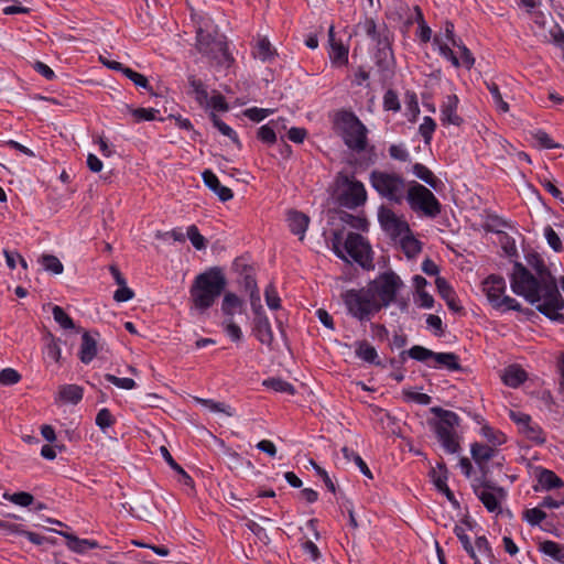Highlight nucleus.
Segmentation results:
<instances>
[{
	"mask_svg": "<svg viewBox=\"0 0 564 564\" xmlns=\"http://www.w3.org/2000/svg\"><path fill=\"white\" fill-rule=\"evenodd\" d=\"M546 518V513L540 508H532L524 512V519L532 525L540 524Z\"/></svg>",
	"mask_w": 564,
	"mask_h": 564,
	"instance_id": "nucleus-59",
	"label": "nucleus"
},
{
	"mask_svg": "<svg viewBox=\"0 0 564 564\" xmlns=\"http://www.w3.org/2000/svg\"><path fill=\"white\" fill-rule=\"evenodd\" d=\"M263 386L280 393H286L290 395H293L295 393L294 387L290 382L282 380L280 378L267 379L263 381Z\"/></svg>",
	"mask_w": 564,
	"mask_h": 564,
	"instance_id": "nucleus-37",
	"label": "nucleus"
},
{
	"mask_svg": "<svg viewBox=\"0 0 564 564\" xmlns=\"http://www.w3.org/2000/svg\"><path fill=\"white\" fill-rule=\"evenodd\" d=\"M47 340L48 341L45 346V355L48 359L58 364L62 357V351L58 341L52 334H48Z\"/></svg>",
	"mask_w": 564,
	"mask_h": 564,
	"instance_id": "nucleus-42",
	"label": "nucleus"
},
{
	"mask_svg": "<svg viewBox=\"0 0 564 564\" xmlns=\"http://www.w3.org/2000/svg\"><path fill=\"white\" fill-rule=\"evenodd\" d=\"M431 478L435 487L443 494L446 495L449 501L454 500V495L448 488L447 480V470L443 466H438V468H433L430 473Z\"/></svg>",
	"mask_w": 564,
	"mask_h": 564,
	"instance_id": "nucleus-24",
	"label": "nucleus"
},
{
	"mask_svg": "<svg viewBox=\"0 0 564 564\" xmlns=\"http://www.w3.org/2000/svg\"><path fill=\"white\" fill-rule=\"evenodd\" d=\"M336 182L340 189L338 200L341 206L352 209L366 203L367 192L361 182L343 173L338 174Z\"/></svg>",
	"mask_w": 564,
	"mask_h": 564,
	"instance_id": "nucleus-11",
	"label": "nucleus"
},
{
	"mask_svg": "<svg viewBox=\"0 0 564 564\" xmlns=\"http://www.w3.org/2000/svg\"><path fill=\"white\" fill-rule=\"evenodd\" d=\"M197 50L208 56L209 58L216 61L217 64L229 66L230 65V55L227 50V45L223 40L214 39L210 34L205 33L202 29L197 32Z\"/></svg>",
	"mask_w": 564,
	"mask_h": 564,
	"instance_id": "nucleus-12",
	"label": "nucleus"
},
{
	"mask_svg": "<svg viewBox=\"0 0 564 564\" xmlns=\"http://www.w3.org/2000/svg\"><path fill=\"white\" fill-rule=\"evenodd\" d=\"M115 423V417L108 409H101L96 416V424L101 429L106 430Z\"/></svg>",
	"mask_w": 564,
	"mask_h": 564,
	"instance_id": "nucleus-58",
	"label": "nucleus"
},
{
	"mask_svg": "<svg viewBox=\"0 0 564 564\" xmlns=\"http://www.w3.org/2000/svg\"><path fill=\"white\" fill-rule=\"evenodd\" d=\"M458 97L448 95L441 107V121L443 124L460 126L463 119L457 113Z\"/></svg>",
	"mask_w": 564,
	"mask_h": 564,
	"instance_id": "nucleus-16",
	"label": "nucleus"
},
{
	"mask_svg": "<svg viewBox=\"0 0 564 564\" xmlns=\"http://www.w3.org/2000/svg\"><path fill=\"white\" fill-rule=\"evenodd\" d=\"M158 112V110L153 109V108H138V109H132L131 110V113L132 116L135 118L137 121H151V120H154L155 119V113Z\"/></svg>",
	"mask_w": 564,
	"mask_h": 564,
	"instance_id": "nucleus-64",
	"label": "nucleus"
},
{
	"mask_svg": "<svg viewBox=\"0 0 564 564\" xmlns=\"http://www.w3.org/2000/svg\"><path fill=\"white\" fill-rule=\"evenodd\" d=\"M511 419L518 424L520 432L530 441H533L538 444H543L545 442V436L536 423H534L530 415L522 412H510Z\"/></svg>",
	"mask_w": 564,
	"mask_h": 564,
	"instance_id": "nucleus-14",
	"label": "nucleus"
},
{
	"mask_svg": "<svg viewBox=\"0 0 564 564\" xmlns=\"http://www.w3.org/2000/svg\"><path fill=\"white\" fill-rule=\"evenodd\" d=\"M489 303L492 307L501 311H520L521 304L513 297L503 295L506 291V281L502 276L491 274L482 283Z\"/></svg>",
	"mask_w": 564,
	"mask_h": 564,
	"instance_id": "nucleus-10",
	"label": "nucleus"
},
{
	"mask_svg": "<svg viewBox=\"0 0 564 564\" xmlns=\"http://www.w3.org/2000/svg\"><path fill=\"white\" fill-rule=\"evenodd\" d=\"M189 85L193 88V91L195 94L196 100L199 102L200 106L209 105V96L208 93L204 86V84L196 79L195 77H189Z\"/></svg>",
	"mask_w": 564,
	"mask_h": 564,
	"instance_id": "nucleus-39",
	"label": "nucleus"
},
{
	"mask_svg": "<svg viewBox=\"0 0 564 564\" xmlns=\"http://www.w3.org/2000/svg\"><path fill=\"white\" fill-rule=\"evenodd\" d=\"M455 47H457L460 52V65L465 66L467 69H470L475 64V58L471 52L464 45L462 41L458 44H456Z\"/></svg>",
	"mask_w": 564,
	"mask_h": 564,
	"instance_id": "nucleus-61",
	"label": "nucleus"
},
{
	"mask_svg": "<svg viewBox=\"0 0 564 564\" xmlns=\"http://www.w3.org/2000/svg\"><path fill=\"white\" fill-rule=\"evenodd\" d=\"M540 486L545 490L561 488L564 486L563 480L555 475L552 470L542 469L538 475Z\"/></svg>",
	"mask_w": 564,
	"mask_h": 564,
	"instance_id": "nucleus-30",
	"label": "nucleus"
},
{
	"mask_svg": "<svg viewBox=\"0 0 564 564\" xmlns=\"http://www.w3.org/2000/svg\"><path fill=\"white\" fill-rule=\"evenodd\" d=\"M378 219L383 230L393 239H398L410 231V227L405 219L398 216L390 208L381 207L378 213Z\"/></svg>",
	"mask_w": 564,
	"mask_h": 564,
	"instance_id": "nucleus-13",
	"label": "nucleus"
},
{
	"mask_svg": "<svg viewBox=\"0 0 564 564\" xmlns=\"http://www.w3.org/2000/svg\"><path fill=\"white\" fill-rule=\"evenodd\" d=\"M434 42L437 44L438 46V50H440V53L447 59L451 61V63L455 66V67H459L460 66V61L459 58L455 55V53L453 52V50L451 48V44L447 43V42H444L442 37H435L434 39Z\"/></svg>",
	"mask_w": 564,
	"mask_h": 564,
	"instance_id": "nucleus-44",
	"label": "nucleus"
},
{
	"mask_svg": "<svg viewBox=\"0 0 564 564\" xmlns=\"http://www.w3.org/2000/svg\"><path fill=\"white\" fill-rule=\"evenodd\" d=\"M188 239L191 240L192 245L197 249L202 250L206 247V240L205 238L199 234L198 228L195 225H192L187 228L186 232Z\"/></svg>",
	"mask_w": 564,
	"mask_h": 564,
	"instance_id": "nucleus-53",
	"label": "nucleus"
},
{
	"mask_svg": "<svg viewBox=\"0 0 564 564\" xmlns=\"http://www.w3.org/2000/svg\"><path fill=\"white\" fill-rule=\"evenodd\" d=\"M21 379L19 372L12 368H6L0 371V384L10 386L18 383Z\"/></svg>",
	"mask_w": 564,
	"mask_h": 564,
	"instance_id": "nucleus-57",
	"label": "nucleus"
},
{
	"mask_svg": "<svg viewBox=\"0 0 564 564\" xmlns=\"http://www.w3.org/2000/svg\"><path fill=\"white\" fill-rule=\"evenodd\" d=\"M433 359L437 365L448 370H459L458 357L454 352H434Z\"/></svg>",
	"mask_w": 564,
	"mask_h": 564,
	"instance_id": "nucleus-36",
	"label": "nucleus"
},
{
	"mask_svg": "<svg viewBox=\"0 0 564 564\" xmlns=\"http://www.w3.org/2000/svg\"><path fill=\"white\" fill-rule=\"evenodd\" d=\"M476 494L488 511L495 512L500 509L499 498L505 495L501 488H498L497 494H495L491 491V487L484 485L481 488L476 489Z\"/></svg>",
	"mask_w": 564,
	"mask_h": 564,
	"instance_id": "nucleus-20",
	"label": "nucleus"
},
{
	"mask_svg": "<svg viewBox=\"0 0 564 564\" xmlns=\"http://www.w3.org/2000/svg\"><path fill=\"white\" fill-rule=\"evenodd\" d=\"M227 285V280L218 268L198 274L189 290L193 307L200 313L214 305Z\"/></svg>",
	"mask_w": 564,
	"mask_h": 564,
	"instance_id": "nucleus-2",
	"label": "nucleus"
},
{
	"mask_svg": "<svg viewBox=\"0 0 564 564\" xmlns=\"http://www.w3.org/2000/svg\"><path fill=\"white\" fill-rule=\"evenodd\" d=\"M243 310V301L235 293L228 292L225 294L221 311L226 318H234L236 313H241Z\"/></svg>",
	"mask_w": 564,
	"mask_h": 564,
	"instance_id": "nucleus-22",
	"label": "nucleus"
},
{
	"mask_svg": "<svg viewBox=\"0 0 564 564\" xmlns=\"http://www.w3.org/2000/svg\"><path fill=\"white\" fill-rule=\"evenodd\" d=\"M408 355L412 359H415L417 361H425L429 358H433L434 351H432L423 346L415 345L408 350Z\"/></svg>",
	"mask_w": 564,
	"mask_h": 564,
	"instance_id": "nucleus-52",
	"label": "nucleus"
},
{
	"mask_svg": "<svg viewBox=\"0 0 564 564\" xmlns=\"http://www.w3.org/2000/svg\"><path fill=\"white\" fill-rule=\"evenodd\" d=\"M53 317L55 322L64 329L75 328L74 322L70 316L58 305L52 308Z\"/></svg>",
	"mask_w": 564,
	"mask_h": 564,
	"instance_id": "nucleus-40",
	"label": "nucleus"
},
{
	"mask_svg": "<svg viewBox=\"0 0 564 564\" xmlns=\"http://www.w3.org/2000/svg\"><path fill=\"white\" fill-rule=\"evenodd\" d=\"M481 434L486 440H488L492 444L495 448L496 446L501 445L506 442V436L503 433L495 431L489 426H482Z\"/></svg>",
	"mask_w": 564,
	"mask_h": 564,
	"instance_id": "nucleus-48",
	"label": "nucleus"
},
{
	"mask_svg": "<svg viewBox=\"0 0 564 564\" xmlns=\"http://www.w3.org/2000/svg\"><path fill=\"white\" fill-rule=\"evenodd\" d=\"M271 124L276 126L278 122L271 121L269 124L262 126L258 131L259 139L268 144H273L276 140L274 128Z\"/></svg>",
	"mask_w": 564,
	"mask_h": 564,
	"instance_id": "nucleus-51",
	"label": "nucleus"
},
{
	"mask_svg": "<svg viewBox=\"0 0 564 564\" xmlns=\"http://www.w3.org/2000/svg\"><path fill=\"white\" fill-rule=\"evenodd\" d=\"M486 85H487V88H488L492 99H494V102H495L496 107L501 112H508L509 111V105H508L507 101L503 100L498 85L496 83H494V82L487 83Z\"/></svg>",
	"mask_w": 564,
	"mask_h": 564,
	"instance_id": "nucleus-43",
	"label": "nucleus"
},
{
	"mask_svg": "<svg viewBox=\"0 0 564 564\" xmlns=\"http://www.w3.org/2000/svg\"><path fill=\"white\" fill-rule=\"evenodd\" d=\"M40 261L46 271L54 274H61L64 270V265L59 259L53 254H44Z\"/></svg>",
	"mask_w": 564,
	"mask_h": 564,
	"instance_id": "nucleus-41",
	"label": "nucleus"
},
{
	"mask_svg": "<svg viewBox=\"0 0 564 564\" xmlns=\"http://www.w3.org/2000/svg\"><path fill=\"white\" fill-rule=\"evenodd\" d=\"M540 551L553 560L564 564V546L554 541H544L540 544Z\"/></svg>",
	"mask_w": 564,
	"mask_h": 564,
	"instance_id": "nucleus-32",
	"label": "nucleus"
},
{
	"mask_svg": "<svg viewBox=\"0 0 564 564\" xmlns=\"http://www.w3.org/2000/svg\"><path fill=\"white\" fill-rule=\"evenodd\" d=\"M223 326L226 334L230 337L232 341L238 343L242 339V330L235 323L234 318H225Z\"/></svg>",
	"mask_w": 564,
	"mask_h": 564,
	"instance_id": "nucleus-47",
	"label": "nucleus"
},
{
	"mask_svg": "<svg viewBox=\"0 0 564 564\" xmlns=\"http://www.w3.org/2000/svg\"><path fill=\"white\" fill-rule=\"evenodd\" d=\"M343 301L350 315L359 321L368 319L370 315L380 311L377 300L368 288L348 290L343 294Z\"/></svg>",
	"mask_w": 564,
	"mask_h": 564,
	"instance_id": "nucleus-7",
	"label": "nucleus"
},
{
	"mask_svg": "<svg viewBox=\"0 0 564 564\" xmlns=\"http://www.w3.org/2000/svg\"><path fill=\"white\" fill-rule=\"evenodd\" d=\"M252 332L262 345L272 346L274 339L273 330L265 314L254 316Z\"/></svg>",
	"mask_w": 564,
	"mask_h": 564,
	"instance_id": "nucleus-17",
	"label": "nucleus"
},
{
	"mask_svg": "<svg viewBox=\"0 0 564 564\" xmlns=\"http://www.w3.org/2000/svg\"><path fill=\"white\" fill-rule=\"evenodd\" d=\"M356 355L358 358L362 359L366 362H369V364L377 362V358H378L377 350L372 345H370L366 340L356 343Z\"/></svg>",
	"mask_w": 564,
	"mask_h": 564,
	"instance_id": "nucleus-33",
	"label": "nucleus"
},
{
	"mask_svg": "<svg viewBox=\"0 0 564 564\" xmlns=\"http://www.w3.org/2000/svg\"><path fill=\"white\" fill-rule=\"evenodd\" d=\"M58 534H61L67 540V546L69 547V550L76 553H83L88 549L97 547V542L95 541L79 539L64 531H59Z\"/></svg>",
	"mask_w": 564,
	"mask_h": 564,
	"instance_id": "nucleus-26",
	"label": "nucleus"
},
{
	"mask_svg": "<svg viewBox=\"0 0 564 564\" xmlns=\"http://www.w3.org/2000/svg\"><path fill=\"white\" fill-rule=\"evenodd\" d=\"M432 411L438 415V421L433 424V430L443 448L449 454L457 453L459 451L456 432V427L459 424L458 415L441 408H433Z\"/></svg>",
	"mask_w": 564,
	"mask_h": 564,
	"instance_id": "nucleus-4",
	"label": "nucleus"
},
{
	"mask_svg": "<svg viewBox=\"0 0 564 564\" xmlns=\"http://www.w3.org/2000/svg\"><path fill=\"white\" fill-rule=\"evenodd\" d=\"M195 401L202 404L203 406L207 408L212 412L224 413L227 416H232L235 414V410L224 402H217L212 399L202 398H195Z\"/></svg>",
	"mask_w": 564,
	"mask_h": 564,
	"instance_id": "nucleus-35",
	"label": "nucleus"
},
{
	"mask_svg": "<svg viewBox=\"0 0 564 564\" xmlns=\"http://www.w3.org/2000/svg\"><path fill=\"white\" fill-rule=\"evenodd\" d=\"M203 180L205 185L210 188L221 202H227L232 198V191L220 184L218 177L209 170L203 172Z\"/></svg>",
	"mask_w": 564,
	"mask_h": 564,
	"instance_id": "nucleus-19",
	"label": "nucleus"
},
{
	"mask_svg": "<svg viewBox=\"0 0 564 564\" xmlns=\"http://www.w3.org/2000/svg\"><path fill=\"white\" fill-rule=\"evenodd\" d=\"M470 453L473 459L481 470L482 475L486 476L488 473L487 464L497 455V449L490 445L474 443L471 445Z\"/></svg>",
	"mask_w": 564,
	"mask_h": 564,
	"instance_id": "nucleus-15",
	"label": "nucleus"
},
{
	"mask_svg": "<svg viewBox=\"0 0 564 564\" xmlns=\"http://www.w3.org/2000/svg\"><path fill=\"white\" fill-rule=\"evenodd\" d=\"M403 286V281L393 271L383 272L367 284L369 292L377 300L380 310L393 303L398 292Z\"/></svg>",
	"mask_w": 564,
	"mask_h": 564,
	"instance_id": "nucleus-6",
	"label": "nucleus"
},
{
	"mask_svg": "<svg viewBox=\"0 0 564 564\" xmlns=\"http://www.w3.org/2000/svg\"><path fill=\"white\" fill-rule=\"evenodd\" d=\"M530 263L534 273L521 263H514L510 276L512 291L535 305L538 311L551 319H563L560 311L564 307V300L557 289L555 278L542 260L535 259L534 263Z\"/></svg>",
	"mask_w": 564,
	"mask_h": 564,
	"instance_id": "nucleus-1",
	"label": "nucleus"
},
{
	"mask_svg": "<svg viewBox=\"0 0 564 564\" xmlns=\"http://www.w3.org/2000/svg\"><path fill=\"white\" fill-rule=\"evenodd\" d=\"M412 170L416 177L425 182L432 188L437 191L442 185V182L425 165L415 163Z\"/></svg>",
	"mask_w": 564,
	"mask_h": 564,
	"instance_id": "nucleus-29",
	"label": "nucleus"
},
{
	"mask_svg": "<svg viewBox=\"0 0 564 564\" xmlns=\"http://www.w3.org/2000/svg\"><path fill=\"white\" fill-rule=\"evenodd\" d=\"M435 284L440 295L446 301L447 306L452 311L458 312L460 306L457 304L455 293L447 281L444 278L437 276Z\"/></svg>",
	"mask_w": 564,
	"mask_h": 564,
	"instance_id": "nucleus-23",
	"label": "nucleus"
},
{
	"mask_svg": "<svg viewBox=\"0 0 564 564\" xmlns=\"http://www.w3.org/2000/svg\"><path fill=\"white\" fill-rule=\"evenodd\" d=\"M436 123L431 117H424L422 123L419 127V131L424 139L426 144L430 143L432 134L435 131Z\"/></svg>",
	"mask_w": 564,
	"mask_h": 564,
	"instance_id": "nucleus-49",
	"label": "nucleus"
},
{
	"mask_svg": "<svg viewBox=\"0 0 564 564\" xmlns=\"http://www.w3.org/2000/svg\"><path fill=\"white\" fill-rule=\"evenodd\" d=\"M264 296H265L267 305L271 310H278L280 307V297L278 295L275 288L272 284H269L265 288Z\"/></svg>",
	"mask_w": 564,
	"mask_h": 564,
	"instance_id": "nucleus-60",
	"label": "nucleus"
},
{
	"mask_svg": "<svg viewBox=\"0 0 564 564\" xmlns=\"http://www.w3.org/2000/svg\"><path fill=\"white\" fill-rule=\"evenodd\" d=\"M105 379L120 389L131 390L135 387V381L130 378H119L113 375L107 373L105 376Z\"/></svg>",
	"mask_w": 564,
	"mask_h": 564,
	"instance_id": "nucleus-56",
	"label": "nucleus"
},
{
	"mask_svg": "<svg viewBox=\"0 0 564 564\" xmlns=\"http://www.w3.org/2000/svg\"><path fill=\"white\" fill-rule=\"evenodd\" d=\"M0 531H2L6 536H18L19 532H23V525L0 520Z\"/></svg>",
	"mask_w": 564,
	"mask_h": 564,
	"instance_id": "nucleus-63",
	"label": "nucleus"
},
{
	"mask_svg": "<svg viewBox=\"0 0 564 564\" xmlns=\"http://www.w3.org/2000/svg\"><path fill=\"white\" fill-rule=\"evenodd\" d=\"M329 57L333 63L345 65L348 62V50L341 43H332Z\"/></svg>",
	"mask_w": 564,
	"mask_h": 564,
	"instance_id": "nucleus-38",
	"label": "nucleus"
},
{
	"mask_svg": "<svg viewBox=\"0 0 564 564\" xmlns=\"http://www.w3.org/2000/svg\"><path fill=\"white\" fill-rule=\"evenodd\" d=\"M3 497L21 507H28L34 500L33 496L25 491L15 492L13 495L4 494Z\"/></svg>",
	"mask_w": 564,
	"mask_h": 564,
	"instance_id": "nucleus-50",
	"label": "nucleus"
},
{
	"mask_svg": "<svg viewBox=\"0 0 564 564\" xmlns=\"http://www.w3.org/2000/svg\"><path fill=\"white\" fill-rule=\"evenodd\" d=\"M58 397L65 403L77 404L83 399V389L77 384H65L59 388Z\"/></svg>",
	"mask_w": 564,
	"mask_h": 564,
	"instance_id": "nucleus-27",
	"label": "nucleus"
},
{
	"mask_svg": "<svg viewBox=\"0 0 564 564\" xmlns=\"http://www.w3.org/2000/svg\"><path fill=\"white\" fill-rule=\"evenodd\" d=\"M370 183L379 195L394 203H401L408 194L404 178L397 173L372 171Z\"/></svg>",
	"mask_w": 564,
	"mask_h": 564,
	"instance_id": "nucleus-5",
	"label": "nucleus"
},
{
	"mask_svg": "<svg viewBox=\"0 0 564 564\" xmlns=\"http://www.w3.org/2000/svg\"><path fill=\"white\" fill-rule=\"evenodd\" d=\"M333 245L335 252L341 259L349 261V257L352 261L359 263L362 268H371L370 247L365 241L364 237L359 234H348L344 242V249L339 248L338 241H334Z\"/></svg>",
	"mask_w": 564,
	"mask_h": 564,
	"instance_id": "nucleus-8",
	"label": "nucleus"
},
{
	"mask_svg": "<svg viewBox=\"0 0 564 564\" xmlns=\"http://www.w3.org/2000/svg\"><path fill=\"white\" fill-rule=\"evenodd\" d=\"M275 54V48L271 45L270 41L265 36H259L257 39L253 51L254 57L261 59L262 62H270L274 58Z\"/></svg>",
	"mask_w": 564,
	"mask_h": 564,
	"instance_id": "nucleus-25",
	"label": "nucleus"
},
{
	"mask_svg": "<svg viewBox=\"0 0 564 564\" xmlns=\"http://www.w3.org/2000/svg\"><path fill=\"white\" fill-rule=\"evenodd\" d=\"M335 123L340 131L345 144L349 149L357 152H361L366 149L367 129L352 112H338Z\"/></svg>",
	"mask_w": 564,
	"mask_h": 564,
	"instance_id": "nucleus-3",
	"label": "nucleus"
},
{
	"mask_svg": "<svg viewBox=\"0 0 564 564\" xmlns=\"http://www.w3.org/2000/svg\"><path fill=\"white\" fill-rule=\"evenodd\" d=\"M123 75L129 78L133 84L138 87L144 88L152 94V88L149 85V80L142 74L134 72L133 69L127 67L123 69Z\"/></svg>",
	"mask_w": 564,
	"mask_h": 564,
	"instance_id": "nucleus-46",
	"label": "nucleus"
},
{
	"mask_svg": "<svg viewBox=\"0 0 564 564\" xmlns=\"http://www.w3.org/2000/svg\"><path fill=\"white\" fill-rule=\"evenodd\" d=\"M97 355V340L88 332L82 336L79 349V359L84 364H89Z\"/></svg>",
	"mask_w": 564,
	"mask_h": 564,
	"instance_id": "nucleus-21",
	"label": "nucleus"
},
{
	"mask_svg": "<svg viewBox=\"0 0 564 564\" xmlns=\"http://www.w3.org/2000/svg\"><path fill=\"white\" fill-rule=\"evenodd\" d=\"M406 199L414 212L434 218L441 213V204L435 195L422 184L413 182L408 188Z\"/></svg>",
	"mask_w": 564,
	"mask_h": 564,
	"instance_id": "nucleus-9",
	"label": "nucleus"
},
{
	"mask_svg": "<svg viewBox=\"0 0 564 564\" xmlns=\"http://www.w3.org/2000/svg\"><path fill=\"white\" fill-rule=\"evenodd\" d=\"M383 107L386 110L399 111L401 108L398 95L395 91L389 89L383 96Z\"/></svg>",
	"mask_w": 564,
	"mask_h": 564,
	"instance_id": "nucleus-55",
	"label": "nucleus"
},
{
	"mask_svg": "<svg viewBox=\"0 0 564 564\" xmlns=\"http://www.w3.org/2000/svg\"><path fill=\"white\" fill-rule=\"evenodd\" d=\"M160 453L169 466L182 476L184 485L193 487L194 481L192 477L174 460L169 449L165 446H161Z\"/></svg>",
	"mask_w": 564,
	"mask_h": 564,
	"instance_id": "nucleus-31",
	"label": "nucleus"
},
{
	"mask_svg": "<svg viewBox=\"0 0 564 564\" xmlns=\"http://www.w3.org/2000/svg\"><path fill=\"white\" fill-rule=\"evenodd\" d=\"M398 239L400 240L401 248L409 258L415 257L417 253H420L421 243L411 235V231L399 237Z\"/></svg>",
	"mask_w": 564,
	"mask_h": 564,
	"instance_id": "nucleus-34",
	"label": "nucleus"
},
{
	"mask_svg": "<svg viewBox=\"0 0 564 564\" xmlns=\"http://www.w3.org/2000/svg\"><path fill=\"white\" fill-rule=\"evenodd\" d=\"M476 551L478 552V556L481 560L491 562L494 558L492 550L489 545L488 540L486 536H478L475 541Z\"/></svg>",
	"mask_w": 564,
	"mask_h": 564,
	"instance_id": "nucleus-45",
	"label": "nucleus"
},
{
	"mask_svg": "<svg viewBox=\"0 0 564 564\" xmlns=\"http://www.w3.org/2000/svg\"><path fill=\"white\" fill-rule=\"evenodd\" d=\"M286 220L291 232L299 236L300 240H303L310 224L308 216L301 212L290 210Z\"/></svg>",
	"mask_w": 564,
	"mask_h": 564,
	"instance_id": "nucleus-18",
	"label": "nucleus"
},
{
	"mask_svg": "<svg viewBox=\"0 0 564 564\" xmlns=\"http://www.w3.org/2000/svg\"><path fill=\"white\" fill-rule=\"evenodd\" d=\"M250 305H251L254 316L265 314L263 311V307L261 305L260 293L257 288L256 281H252V290L250 292Z\"/></svg>",
	"mask_w": 564,
	"mask_h": 564,
	"instance_id": "nucleus-54",
	"label": "nucleus"
},
{
	"mask_svg": "<svg viewBox=\"0 0 564 564\" xmlns=\"http://www.w3.org/2000/svg\"><path fill=\"white\" fill-rule=\"evenodd\" d=\"M502 380L507 386L517 388L527 380V372L518 366H510L505 370Z\"/></svg>",
	"mask_w": 564,
	"mask_h": 564,
	"instance_id": "nucleus-28",
	"label": "nucleus"
},
{
	"mask_svg": "<svg viewBox=\"0 0 564 564\" xmlns=\"http://www.w3.org/2000/svg\"><path fill=\"white\" fill-rule=\"evenodd\" d=\"M435 37H442L444 42L449 43L452 46H455L460 42L457 40L454 34V24L449 21H446L444 24V31L442 34L436 35Z\"/></svg>",
	"mask_w": 564,
	"mask_h": 564,
	"instance_id": "nucleus-62",
	"label": "nucleus"
}]
</instances>
